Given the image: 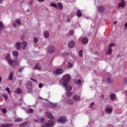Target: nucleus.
I'll return each mask as SVG.
<instances>
[{
	"label": "nucleus",
	"instance_id": "42",
	"mask_svg": "<svg viewBox=\"0 0 127 127\" xmlns=\"http://www.w3.org/2000/svg\"><path fill=\"white\" fill-rule=\"evenodd\" d=\"M69 34H70V35H72L74 34V30H70L69 31Z\"/></svg>",
	"mask_w": 127,
	"mask_h": 127
},
{
	"label": "nucleus",
	"instance_id": "55",
	"mask_svg": "<svg viewBox=\"0 0 127 127\" xmlns=\"http://www.w3.org/2000/svg\"><path fill=\"white\" fill-rule=\"evenodd\" d=\"M124 26L125 27L127 28V22L125 23V24H124Z\"/></svg>",
	"mask_w": 127,
	"mask_h": 127
},
{
	"label": "nucleus",
	"instance_id": "2",
	"mask_svg": "<svg viewBox=\"0 0 127 127\" xmlns=\"http://www.w3.org/2000/svg\"><path fill=\"white\" fill-rule=\"evenodd\" d=\"M5 59L7 60L9 65L12 66V67H13L14 65H18L19 64V62H18V60H17V59H15L14 60L11 59L10 58V54H8L6 56Z\"/></svg>",
	"mask_w": 127,
	"mask_h": 127
},
{
	"label": "nucleus",
	"instance_id": "39",
	"mask_svg": "<svg viewBox=\"0 0 127 127\" xmlns=\"http://www.w3.org/2000/svg\"><path fill=\"white\" fill-rule=\"evenodd\" d=\"M15 122H22V119L21 118H18L15 120Z\"/></svg>",
	"mask_w": 127,
	"mask_h": 127
},
{
	"label": "nucleus",
	"instance_id": "16",
	"mask_svg": "<svg viewBox=\"0 0 127 127\" xmlns=\"http://www.w3.org/2000/svg\"><path fill=\"white\" fill-rule=\"evenodd\" d=\"M46 116L48 119H50V120H53L54 119V117H53V115H52L50 113L47 112L46 113Z\"/></svg>",
	"mask_w": 127,
	"mask_h": 127
},
{
	"label": "nucleus",
	"instance_id": "44",
	"mask_svg": "<svg viewBox=\"0 0 127 127\" xmlns=\"http://www.w3.org/2000/svg\"><path fill=\"white\" fill-rule=\"evenodd\" d=\"M50 105L51 107H56L57 105L56 104H53L50 102Z\"/></svg>",
	"mask_w": 127,
	"mask_h": 127
},
{
	"label": "nucleus",
	"instance_id": "23",
	"mask_svg": "<svg viewBox=\"0 0 127 127\" xmlns=\"http://www.w3.org/2000/svg\"><path fill=\"white\" fill-rule=\"evenodd\" d=\"M38 121L41 122V123H44L45 122V120L42 118H37V120H35V122H37V123H38Z\"/></svg>",
	"mask_w": 127,
	"mask_h": 127
},
{
	"label": "nucleus",
	"instance_id": "18",
	"mask_svg": "<svg viewBox=\"0 0 127 127\" xmlns=\"http://www.w3.org/2000/svg\"><path fill=\"white\" fill-rule=\"evenodd\" d=\"M107 114H112L113 112V108L107 107L105 109Z\"/></svg>",
	"mask_w": 127,
	"mask_h": 127
},
{
	"label": "nucleus",
	"instance_id": "56",
	"mask_svg": "<svg viewBox=\"0 0 127 127\" xmlns=\"http://www.w3.org/2000/svg\"><path fill=\"white\" fill-rule=\"evenodd\" d=\"M117 21H115L114 22V25H116V24H117Z\"/></svg>",
	"mask_w": 127,
	"mask_h": 127
},
{
	"label": "nucleus",
	"instance_id": "24",
	"mask_svg": "<svg viewBox=\"0 0 127 127\" xmlns=\"http://www.w3.org/2000/svg\"><path fill=\"white\" fill-rule=\"evenodd\" d=\"M116 94H112L110 95V100H111V101H115V100H116Z\"/></svg>",
	"mask_w": 127,
	"mask_h": 127
},
{
	"label": "nucleus",
	"instance_id": "19",
	"mask_svg": "<svg viewBox=\"0 0 127 127\" xmlns=\"http://www.w3.org/2000/svg\"><path fill=\"white\" fill-rule=\"evenodd\" d=\"M13 74H14V73L13 72V71H11L10 72V74H9V77H8V80L9 81H12V79H13Z\"/></svg>",
	"mask_w": 127,
	"mask_h": 127
},
{
	"label": "nucleus",
	"instance_id": "7",
	"mask_svg": "<svg viewBox=\"0 0 127 127\" xmlns=\"http://www.w3.org/2000/svg\"><path fill=\"white\" fill-rule=\"evenodd\" d=\"M55 121L53 120H49L45 124L46 127H54Z\"/></svg>",
	"mask_w": 127,
	"mask_h": 127
},
{
	"label": "nucleus",
	"instance_id": "60",
	"mask_svg": "<svg viewBox=\"0 0 127 127\" xmlns=\"http://www.w3.org/2000/svg\"><path fill=\"white\" fill-rule=\"evenodd\" d=\"M86 18H87V19H89V17H86Z\"/></svg>",
	"mask_w": 127,
	"mask_h": 127
},
{
	"label": "nucleus",
	"instance_id": "36",
	"mask_svg": "<svg viewBox=\"0 0 127 127\" xmlns=\"http://www.w3.org/2000/svg\"><path fill=\"white\" fill-rule=\"evenodd\" d=\"M107 53L109 55H111V54H112V48H109V50L107 52Z\"/></svg>",
	"mask_w": 127,
	"mask_h": 127
},
{
	"label": "nucleus",
	"instance_id": "62",
	"mask_svg": "<svg viewBox=\"0 0 127 127\" xmlns=\"http://www.w3.org/2000/svg\"><path fill=\"white\" fill-rule=\"evenodd\" d=\"M21 39H23V38H21Z\"/></svg>",
	"mask_w": 127,
	"mask_h": 127
},
{
	"label": "nucleus",
	"instance_id": "8",
	"mask_svg": "<svg viewBox=\"0 0 127 127\" xmlns=\"http://www.w3.org/2000/svg\"><path fill=\"white\" fill-rule=\"evenodd\" d=\"M65 65H66L67 68H72L74 65V63L72 61L66 60L64 63Z\"/></svg>",
	"mask_w": 127,
	"mask_h": 127
},
{
	"label": "nucleus",
	"instance_id": "48",
	"mask_svg": "<svg viewBox=\"0 0 127 127\" xmlns=\"http://www.w3.org/2000/svg\"><path fill=\"white\" fill-rule=\"evenodd\" d=\"M29 113H30V114H32V113H33V109H29Z\"/></svg>",
	"mask_w": 127,
	"mask_h": 127
},
{
	"label": "nucleus",
	"instance_id": "38",
	"mask_svg": "<svg viewBox=\"0 0 127 127\" xmlns=\"http://www.w3.org/2000/svg\"><path fill=\"white\" fill-rule=\"evenodd\" d=\"M33 41L34 43H37L38 42V38L36 37L34 38Z\"/></svg>",
	"mask_w": 127,
	"mask_h": 127
},
{
	"label": "nucleus",
	"instance_id": "47",
	"mask_svg": "<svg viewBox=\"0 0 127 127\" xmlns=\"http://www.w3.org/2000/svg\"><path fill=\"white\" fill-rule=\"evenodd\" d=\"M29 5H31L32 4V3H33V0H31L30 1H29L28 2Z\"/></svg>",
	"mask_w": 127,
	"mask_h": 127
},
{
	"label": "nucleus",
	"instance_id": "52",
	"mask_svg": "<svg viewBox=\"0 0 127 127\" xmlns=\"http://www.w3.org/2000/svg\"><path fill=\"white\" fill-rule=\"evenodd\" d=\"M38 1H39L40 2H43L44 1H45V0H37Z\"/></svg>",
	"mask_w": 127,
	"mask_h": 127
},
{
	"label": "nucleus",
	"instance_id": "5",
	"mask_svg": "<svg viewBox=\"0 0 127 127\" xmlns=\"http://www.w3.org/2000/svg\"><path fill=\"white\" fill-rule=\"evenodd\" d=\"M56 51V48L53 45L48 47L47 52L49 54H53Z\"/></svg>",
	"mask_w": 127,
	"mask_h": 127
},
{
	"label": "nucleus",
	"instance_id": "10",
	"mask_svg": "<svg viewBox=\"0 0 127 127\" xmlns=\"http://www.w3.org/2000/svg\"><path fill=\"white\" fill-rule=\"evenodd\" d=\"M58 123L60 124H65L67 122V118L65 117H62L59 119L58 120Z\"/></svg>",
	"mask_w": 127,
	"mask_h": 127
},
{
	"label": "nucleus",
	"instance_id": "17",
	"mask_svg": "<svg viewBox=\"0 0 127 127\" xmlns=\"http://www.w3.org/2000/svg\"><path fill=\"white\" fill-rule=\"evenodd\" d=\"M72 99L74 101H75V102H78V101H80V96L75 95L72 97Z\"/></svg>",
	"mask_w": 127,
	"mask_h": 127
},
{
	"label": "nucleus",
	"instance_id": "40",
	"mask_svg": "<svg viewBox=\"0 0 127 127\" xmlns=\"http://www.w3.org/2000/svg\"><path fill=\"white\" fill-rule=\"evenodd\" d=\"M79 56L80 57H82L83 56V51L80 50L79 52Z\"/></svg>",
	"mask_w": 127,
	"mask_h": 127
},
{
	"label": "nucleus",
	"instance_id": "20",
	"mask_svg": "<svg viewBox=\"0 0 127 127\" xmlns=\"http://www.w3.org/2000/svg\"><path fill=\"white\" fill-rule=\"evenodd\" d=\"M45 38H48L49 37V32L48 31H45L43 32Z\"/></svg>",
	"mask_w": 127,
	"mask_h": 127
},
{
	"label": "nucleus",
	"instance_id": "49",
	"mask_svg": "<svg viewBox=\"0 0 127 127\" xmlns=\"http://www.w3.org/2000/svg\"><path fill=\"white\" fill-rule=\"evenodd\" d=\"M124 81L125 83L126 84H127V78H125L124 79Z\"/></svg>",
	"mask_w": 127,
	"mask_h": 127
},
{
	"label": "nucleus",
	"instance_id": "11",
	"mask_svg": "<svg viewBox=\"0 0 127 127\" xmlns=\"http://www.w3.org/2000/svg\"><path fill=\"white\" fill-rule=\"evenodd\" d=\"M126 4V1H125V0H121L120 2L118 4V7H125Z\"/></svg>",
	"mask_w": 127,
	"mask_h": 127
},
{
	"label": "nucleus",
	"instance_id": "59",
	"mask_svg": "<svg viewBox=\"0 0 127 127\" xmlns=\"http://www.w3.org/2000/svg\"><path fill=\"white\" fill-rule=\"evenodd\" d=\"M3 0H0V3H2Z\"/></svg>",
	"mask_w": 127,
	"mask_h": 127
},
{
	"label": "nucleus",
	"instance_id": "61",
	"mask_svg": "<svg viewBox=\"0 0 127 127\" xmlns=\"http://www.w3.org/2000/svg\"><path fill=\"white\" fill-rule=\"evenodd\" d=\"M39 99H41V97H39Z\"/></svg>",
	"mask_w": 127,
	"mask_h": 127
},
{
	"label": "nucleus",
	"instance_id": "29",
	"mask_svg": "<svg viewBox=\"0 0 127 127\" xmlns=\"http://www.w3.org/2000/svg\"><path fill=\"white\" fill-rule=\"evenodd\" d=\"M81 81L80 79H75L74 81V83L75 84H76V85H80V84L81 83Z\"/></svg>",
	"mask_w": 127,
	"mask_h": 127
},
{
	"label": "nucleus",
	"instance_id": "14",
	"mask_svg": "<svg viewBox=\"0 0 127 127\" xmlns=\"http://www.w3.org/2000/svg\"><path fill=\"white\" fill-rule=\"evenodd\" d=\"M69 48H74L75 47V42L74 41H71L68 44Z\"/></svg>",
	"mask_w": 127,
	"mask_h": 127
},
{
	"label": "nucleus",
	"instance_id": "15",
	"mask_svg": "<svg viewBox=\"0 0 127 127\" xmlns=\"http://www.w3.org/2000/svg\"><path fill=\"white\" fill-rule=\"evenodd\" d=\"M97 9L99 12H103L105 10V7L104 6L100 5L97 7Z\"/></svg>",
	"mask_w": 127,
	"mask_h": 127
},
{
	"label": "nucleus",
	"instance_id": "45",
	"mask_svg": "<svg viewBox=\"0 0 127 127\" xmlns=\"http://www.w3.org/2000/svg\"><path fill=\"white\" fill-rule=\"evenodd\" d=\"M114 46H115V44L114 43H111L109 45L110 48H111V47H114Z\"/></svg>",
	"mask_w": 127,
	"mask_h": 127
},
{
	"label": "nucleus",
	"instance_id": "22",
	"mask_svg": "<svg viewBox=\"0 0 127 127\" xmlns=\"http://www.w3.org/2000/svg\"><path fill=\"white\" fill-rule=\"evenodd\" d=\"M35 69H36L37 70H41V65H40L39 64H37L35 67H34Z\"/></svg>",
	"mask_w": 127,
	"mask_h": 127
},
{
	"label": "nucleus",
	"instance_id": "43",
	"mask_svg": "<svg viewBox=\"0 0 127 127\" xmlns=\"http://www.w3.org/2000/svg\"><path fill=\"white\" fill-rule=\"evenodd\" d=\"M6 112H7V110H6V109L5 108H4L2 110V113H3V114H6Z\"/></svg>",
	"mask_w": 127,
	"mask_h": 127
},
{
	"label": "nucleus",
	"instance_id": "26",
	"mask_svg": "<svg viewBox=\"0 0 127 127\" xmlns=\"http://www.w3.org/2000/svg\"><path fill=\"white\" fill-rule=\"evenodd\" d=\"M88 40L87 38H83L82 40V43H83V44H87L88 43Z\"/></svg>",
	"mask_w": 127,
	"mask_h": 127
},
{
	"label": "nucleus",
	"instance_id": "41",
	"mask_svg": "<svg viewBox=\"0 0 127 127\" xmlns=\"http://www.w3.org/2000/svg\"><path fill=\"white\" fill-rule=\"evenodd\" d=\"M23 69H24V67H22L20 68L19 69L18 72L19 73H21V72H22V71H23Z\"/></svg>",
	"mask_w": 127,
	"mask_h": 127
},
{
	"label": "nucleus",
	"instance_id": "51",
	"mask_svg": "<svg viewBox=\"0 0 127 127\" xmlns=\"http://www.w3.org/2000/svg\"><path fill=\"white\" fill-rule=\"evenodd\" d=\"M94 105H95V103L92 102L90 104V107H93V106H94Z\"/></svg>",
	"mask_w": 127,
	"mask_h": 127
},
{
	"label": "nucleus",
	"instance_id": "33",
	"mask_svg": "<svg viewBox=\"0 0 127 127\" xmlns=\"http://www.w3.org/2000/svg\"><path fill=\"white\" fill-rule=\"evenodd\" d=\"M65 94L67 97H72V92H71V91H66Z\"/></svg>",
	"mask_w": 127,
	"mask_h": 127
},
{
	"label": "nucleus",
	"instance_id": "63",
	"mask_svg": "<svg viewBox=\"0 0 127 127\" xmlns=\"http://www.w3.org/2000/svg\"><path fill=\"white\" fill-rule=\"evenodd\" d=\"M126 96H127V94H126Z\"/></svg>",
	"mask_w": 127,
	"mask_h": 127
},
{
	"label": "nucleus",
	"instance_id": "58",
	"mask_svg": "<svg viewBox=\"0 0 127 127\" xmlns=\"http://www.w3.org/2000/svg\"><path fill=\"white\" fill-rule=\"evenodd\" d=\"M13 26H14V27H16V24H15V23H14Z\"/></svg>",
	"mask_w": 127,
	"mask_h": 127
},
{
	"label": "nucleus",
	"instance_id": "4",
	"mask_svg": "<svg viewBox=\"0 0 127 127\" xmlns=\"http://www.w3.org/2000/svg\"><path fill=\"white\" fill-rule=\"evenodd\" d=\"M70 79H71L70 74H67L64 75L63 77V85H68V83L70 82Z\"/></svg>",
	"mask_w": 127,
	"mask_h": 127
},
{
	"label": "nucleus",
	"instance_id": "32",
	"mask_svg": "<svg viewBox=\"0 0 127 127\" xmlns=\"http://www.w3.org/2000/svg\"><path fill=\"white\" fill-rule=\"evenodd\" d=\"M27 125H28V121H26L24 123H22V124H21L20 125V127H26Z\"/></svg>",
	"mask_w": 127,
	"mask_h": 127
},
{
	"label": "nucleus",
	"instance_id": "46",
	"mask_svg": "<svg viewBox=\"0 0 127 127\" xmlns=\"http://www.w3.org/2000/svg\"><path fill=\"white\" fill-rule=\"evenodd\" d=\"M42 87H43V84L42 83H39V88H41Z\"/></svg>",
	"mask_w": 127,
	"mask_h": 127
},
{
	"label": "nucleus",
	"instance_id": "34",
	"mask_svg": "<svg viewBox=\"0 0 127 127\" xmlns=\"http://www.w3.org/2000/svg\"><path fill=\"white\" fill-rule=\"evenodd\" d=\"M76 14L78 17H81V16H82V13H81V11L79 10H77Z\"/></svg>",
	"mask_w": 127,
	"mask_h": 127
},
{
	"label": "nucleus",
	"instance_id": "25",
	"mask_svg": "<svg viewBox=\"0 0 127 127\" xmlns=\"http://www.w3.org/2000/svg\"><path fill=\"white\" fill-rule=\"evenodd\" d=\"M12 54L13 55V56H14L15 57H18V52L16 51H13L12 52Z\"/></svg>",
	"mask_w": 127,
	"mask_h": 127
},
{
	"label": "nucleus",
	"instance_id": "53",
	"mask_svg": "<svg viewBox=\"0 0 127 127\" xmlns=\"http://www.w3.org/2000/svg\"><path fill=\"white\" fill-rule=\"evenodd\" d=\"M30 79L32 80V81H33L34 82H35L36 83V80H35V79H33L32 78H31Z\"/></svg>",
	"mask_w": 127,
	"mask_h": 127
},
{
	"label": "nucleus",
	"instance_id": "12",
	"mask_svg": "<svg viewBox=\"0 0 127 127\" xmlns=\"http://www.w3.org/2000/svg\"><path fill=\"white\" fill-rule=\"evenodd\" d=\"M64 88L66 92H71L72 91V86L70 85H64Z\"/></svg>",
	"mask_w": 127,
	"mask_h": 127
},
{
	"label": "nucleus",
	"instance_id": "54",
	"mask_svg": "<svg viewBox=\"0 0 127 127\" xmlns=\"http://www.w3.org/2000/svg\"><path fill=\"white\" fill-rule=\"evenodd\" d=\"M1 81H2V77H1V76H0V83L1 82Z\"/></svg>",
	"mask_w": 127,
	"mask_h": 127
},
{
	"label": "nucleus",
	"instance_id": "35",
	"mask_svg": "<svg viewBox=\"0 0 127 127\" xmlns=\"http://www.w3.org/2000/svg\"><path fill=\"white\" fill-rule=\"evenodd\" d=\"M107 82L109 83V84H111V83H112L113 79L111 78V77H108L107 79Z\"/></svg>",
	"mask_w": 127,
	"mask_h": 127
},
{
	"label": "nucleus",
	"instance_id": "3",
	"mask_svg": "<svg viewBox=\"0 0 127 127\" xmlns=\"http://www.w3.org/2000/svg\"><path fill=\"white\" fill-rule=\"evenodd\" d=\"M50 6L55 7L56 9H60V10H62L64 8L63 4L61 2H59L57 4L55 3H51L50 4Z\"/></svg>",
	"mask_w": 127,
	"mask_h": 127
},
{
	"label": "nucleus",
	"instance_id": "27",
	"mask_svg": "<svg viewBox=\"0 0 127 127\" xmlns=\"http://www.w3.org/2000/svg\"><path fill=\"white\" fill-rule=\"evenodd\" d=\"M14 93H17V94H21L22 93V91H21V89L20 88H17L16 89V90L14 91Z\"/></svg>",
	"mask_w": 127,
	"mask_h": 127
},
{
	"label": "nucleus",
	"instance_id": "57",
	"mask_svg": "<svg viewBox=\"0 0 127 127\" xmlns=\"http://www.w3.org/2000/svg\"><path fill=\"white\" fill-rule=\"evenodd\" d=\"M30 11V9H27V10H26V12H29Z\"/></svg>",
	"mask_w": 127,
	"mask_h": 127
},
{
	"label": "nucleus",
	"instance_id": "9",
	"mask_svg": "<svg viewBox=\"0 0 127 127\" xmlns=\"http://www.w3.org/2000/svg\"><path fill=\"white\" fill-rule=\"evenodd\" d=\"M62 73H63V69L61 68H58L56 70H54L53 72V73L55 76H57V75H60V74H62Z\"/></svg>",
	"mask_w": 127,
	"mask_h": 127
},
{
	"label": "nucleus",
	"instance_id": "1",
	"mask_svg": "<svg viewBox=\"0 0 127 127\" xmlns=\"http://www.w3.org/2000/svg\"><path fill=\"white\" fill-rule=\"evenodd\" d=\"M14 47L17 50H25L27 47V42L24 41L20 43V42H16L15 43Z\"/></svg>",
	"mask_w": 127,
	"mask_h": 127
},
{
	"label": "nucleus",
	"instance_id": "37",
	"mask_svg": "<svg viewBox=\"0 0 127 127\" xmlns=\"http://www.w3.org/2000/svg\"><path fill=\"white\" fill-rule=\"evenodd\" d=\"M5 91H7L9 95H10L11 94V92L10 91V89H9L8 87H6L5 89Z\"/></svg>",
	"mask_w": 127,
	"mask_h": 127
},
{
	"label": "nucleus",
	"instance_id": "31",
	"mask_svg": "<svg viewBox=\"0 0 127 127\" xmlns=\"http://www.w3.org/2000/svg\"><path fill=\"white\" fill-rule=\"evenodd\" d=\"M2 97H3V98H4L5 101H6V100H7V99L8 98V96L7 95V94H6L5 93L2 94Z\"/></svg>",
	"mask_w": 127,
	"mask_h": 127
},
{
	"label": "nucleus",
	"instance_id": "6",
	"mask_svg": "<svg viewBox=\"0 0 127 127\" xmlns=\"http://www.w3.org/2000/svg\"><path fill=\"white\" fill-rule=\"evenodd\" d=\"M26 89L29 93L32 92V82L30 81H28L26 84Z\"/></svg>",
	"mask_w": 127,
	"mask_h": 127
},
{
	"label": "nucleus",
	"instance_id": "21",
	"mask_svg": "<svg viewBox=\"0 0 127 127\" xmlns=\"http://www.w3.org/2000/svg\"><path fill=\"white\" fill-rule=\"evenodd\" d=\"M5 27V26L3 25V23L1 21H0V32L2 29H4Z\"/></svg>",
	"mask_w": 127,
	"mask_h": 127
},
{
	"label": "nucleus",
	"instance_id": "28",
	"mask_svg": "<svg viewBox=\"0 0 127 127\" xmlns=\"http://www.w3.org/2000/svg\"><path fill=\"white\" fill-rule=\"evenodd\" d=\"M12 125L11 124H2L1 126H0V127H11Z\"/></svg>",
	"mask_w": 127,
	"mask_h": 127
},
{
	"label": "nucleus",
	"instance_id": "13",
	"mask_svg": "<svg viewBox=\"0 0 127 127\" xmlns=\"http://www.w3.org/2000/svg\"><path fill=\"white\" fill-rule=\"evenodd\" d=\"M66 104L69 106H73L74 105V100L72 99H69L66 100Z\"/></svg>",
	"mask_w": 127,
	"mask_h": 127
},
{
	"label": "nucleus",
	"instance_id": "50",
	"mask_svg": "<svg viewBox=\"0 0 127 127\" xmlns=\"http://www.w3.org/2000/svg\"><path fill=\"white\" fill-rule=\"evenodd\" d=\"M101 98L102 99V100H104L105 99V95H104L103 94H102L101 96Z\"/></svg>",
	"mask_w": 127,
	"mask_h": 127
},
{
	"label": "nucleus",
	"instance_id": "30",
	"mask_svg": "<svg viewBox=\"0 0 127 127\" xmlns=\"http://www.w3.org/2000/svg\"><path fill=\"white\" fill-rule=\"evenodd\" d=\"M15 22L17 25H20V24H21V20L19 19H16L15 20Z\"/></svg>",
	"mask_w": 127,
	"mask_h": 127
}]
</instances>
